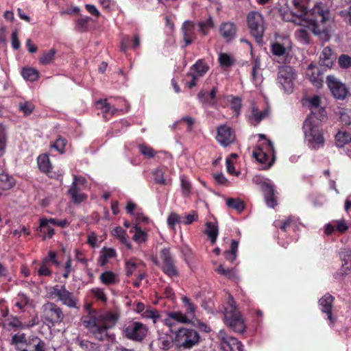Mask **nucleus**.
<instances>
[{
	"label": "nucleus",
	"instance_id": "obj_1",
	"mask_svg": "<svg viewBox=\"0 0 351 351\" xmlns=\"http://www.w3.org/2000/svg\"><path fill=\"white\" fill-rule=\"evenodd\" d=\"M293 8L280 9L284 21L299 26L295 32L296 38L302 43L310 40L311 32L322 41H328L334 31V21L330 10L322 3H316L308 10L307 0H293Z\"/></svg>",
	"mask_w": 351,
	"mask_h": 351
},
{
	"label": "nucleus",
	"instance_id": "obj_2",
	"mask_svg": "<svg viewBox=\"0 0 351 351\" xmlns=\"http://www.w3.org/2000/svg\"><path fill=\"white\" fill-rule=\"evenodd\" d=\"M87 314L83 315L81 321L84 326L95 337L103 341L108 337V330L117 322L116 315L112 313H97L91 310L88 306Z\"/></svg>",
	"mask_w": 351,
	"mask_h": 351
},
{
	"label": "nucleus",
	"instance_id": "obj_3",
	"mask_svg": "<svg viewBox=\"0 0 351 351\" xmlns=\"http://www.w3.org/2000/svg\"><path fill=\"white\" fill-rule=\"evenodd\" d=\"M304 142L311 149L323 147L325 143L324 131L317 119L315 117H308L303 125Z\"/></svg>",
	"mask_w": 351,
	"mask_h": 351
},
{
	"label": "nucleus",
	"instance_id": "obj_4",
	"mask_svg": "<svg viewBox=\"0 0 351 351\" xmlns=\"http://www.w3.org/2000/svg\"><path fill=\"white\" fill-rule=\"evenodd\" d=\"M199 339L200 337L195 330L182 327L175 332L173 343L177 347L187 350L196 346Z\"/></svg>",
	"mask_w": 351,
	"mask_h": 351
},
{
	"label": "nucleus",
	"instance_id": "obj_5",
	"mask_svg": "<svg viewBox=\"0 0 351 351\" xmlns=\"http://www.w3.org/2000/svg\"><path fill=\"white\" fill-rule=\"evenodd\" d=\"M226 324L233 330L237 332H241L245 329L243 319L240 312L237 309L235 302L233 298L230 295L227 306L224 312Z\"/></svg>",
	"mask_w": 351,
	"mask_h": 351
},
{
	"label": "nucleus",
	"instance_id": "obj_6",
	"mask_svg": "<svg viewBox=\"0 0 351 351\" xmlns=\"http://www.w3.org/2000/svg\"><path fill=\"white\" fill-rule=\"evenodd\" d=\"M253 156L261 164L263 165L264 169L269 168L275 160L274 149L270 141H266L256 148L253 152Z\"/></svg>",
	"mask_w": 351,
	"mask_h": 351
},
{
	"label": "nucleus",
	"instance_id": "obj_7",
	"mask_svg": "<svg viewBox=\"0 0 351 351\" xmlns=\"http://www.w3.org/2000/svg\"><path fill=\"white\" fill-rule=\"evenodd\" d=\"M47 295L49 299L58 298L62 303L71 308H76L77 299L73 294L66 289L64 286H54L47 289Z\"/></svg>",
	"mask_w": 351,
	"mask_h": 351
},
{
	"label": "nucleus",
	"instance_id": "obj_8",
	"mask_svg": "<svg viewBox=\"0 0 351 351\" xmlns=\"http://www.w3.org/2000/svg\"><path fill=\"white\" fill-rule=\"evenodd\" d=\"M247 22L252 35L258 43H261L265 30L263 16L261 13L252 11L247 14Z\"/></svg>",
	"mask_w": 351,
	"mask_h": 351
},
{
	"label": "nucleus",
	"instance_id": "obj_9",
	"mask_svg": "<svg viewBox=\"0 0 351 351\" xmlns=\"http://www.w3.org/2000/svg\"><path fill=\"white\" fill-rule=\"evenodd\" d=\"M295 78L296 73L291 66L284 65L279 68L277 81L285 93L293 91Z\"/></svg>",
	"mask_w": 351,
	"mask_h": 351
},
{
	"label": "nucleus",
	"instance_id": "obj_10",
	"mask_svg": "<svg viewBox=\"0 0 351 351\" xmlns=\"http://www.w3.org/2000/svg\"><path fill=\"white\" fill-rule=\"evenodd\" d=\"M254 182L259 185L265 194L266 204L268 206L274 208L276 205V199L274 196V188L271 181L267 178L256 176Z\"/></svg>",
	"mask_w": 351,
	"mask_h": 351
},
{
	"label": "nucleus",
	"instance_id": "obj_11",
	"mask_svg": "<svg viewBox=\"0 0 351 351\" xmlns=\"http://www.w3.org/2000/svg\"><path fill=\"white\" fill-rule=\"evenodd\" d=\"M43 317L49 324L60 322L64 318L63 313L60 308L52 302H48L43 306Z\"/></svg>",
	"mask_w": 351,
	"mask_h": 351
},
{
	"label": "nucleus",
	"instance_id": "obj_12",
	"mask_svg": "<svg viewBox=\"0 0 351 351\" xmlns=\"http://www.w3.org/2000/svg\"><path fill=\"white\" fill-rule=\"evenodd\" d=\"M218 338L221 341V348L225 351H243L241 342L226 335L224 330H220Z\"/></svg>",
	"mask_w": 351,
	"mask_h": 351
},
{
	"label": "nucleus",
	"instance_id": "obj_13",
	"mask_svg": "<svg viewBox=\"0 0 351 351\" xmlns=\"http://www.w3.org/2000/svg\"><path fill=\"white\" fill-rule=\"evenodd\" d=\"M327 84L335 98L343 99L347 96L348 91L346 86L335 77L328 76Z\"/></svg>",
	"mask_w": 351,
	"mask_h": 351
},
{
	"label": "nucleus",
	"instance_id": "obj_14",
	"mask_svg": "<svg viewBox=\"0 0 351 351\" xmlns=\"http://www.w3.org/2000/svg\"><path fill=\"white\" fill-rule=\"evenodd\" d=\"M147 328L141 322H134L125 329L126 337L131 340L141 341L147 335Z\"/></svg>",
	"mask_w": 351,
	"mask_h": 351
},
{
	"label": "nucleus",
	"instance_id": "obj_15",
	"mask_svg": "<svg viewBox=\"0 0 351 351\" xmlns=\"http://www.w3.org/2000/svg\"><path fill=\"white\" fill-rule=\"evenodd\" d=\"M216 139L222 146L226 147L234 142L235 134L231 128L221 125L217 128Z\"/></svg>",
	"mask_w": 351,
	"mask_h": 351
},
{
	"label": "nucleus",
	"instance_id": "obj_16",
	"mask_svg": "<svg viewBox=\"0 0 351 351\" xmlns=\"http://www.w3.org/2000/svg\"><path fill=\"white\" fill-rule=\"evenodd\" d=\"M173 321H176L180 324H189L191 322L186 317L185 313L181 311H174L168 313V317L163 320L164 324L172 327L174 324Z\"/></svg>",
	"mask_w": 351,
	"mask_h": 351
},
{
	"label": "nucleus",
	"instance_id": "obj_17",
	"mask_svg": "<svg viewBox=\"0 0 351 351\" xmlns=\"http://www.w3.org/2000/svg\"><path fill=\"white\" fill-rule=\"evenodd\" d=\"M306 75L313 84L320 88L322 86V80L319 73V69L313 64H310L306 71Z\"/></svg>",
	"mask_w": 351,
	"mask_h": 351
},
{
	"label": "nucleus",
	"instance_id": "obj_18",
	"mask_svg": "<svg viewBox=\"0 0 351 351\" xmlns=\"http://www.w3.org/2000/svg\"><path fill=\"white\" fill-rule=\"evenodd\" d=\"M219 32L223 39L230 41L236 36L237 27L232 22H225L220 25Z\"/></svg>",
	"mask_w": 351,
	"mask_h": 351
},
{
	"label": "nucleus",
	"instance_id": "obj_19",
	"mask_svg": "<svg viewBox=\"0 0 351 351\" xmlns=\"http://www.w3.org/2000/svg\"><path fill=\"white\" fill-rule=\"evenodd\" d=\"M208 70V65L203 60H199L191 67L188 75L199 78L207 73Z\"/></svg>",
	"mask_w": 351,
	"mask_h": 351
},
{
	"label": "nucleus",
	"instance_id": "obj_20",
	"mask_svg": "<svg viewBox=\"0 0 351 351\" xmlns=\"http://www.w3.org/2000/svg\"><path fill=\"white\" fill-rule=\"evenodd\" d=\"M252 65V80L256 86H258L263 81L260 60L258 58H254Z\"/></svg>",
	"mask_w": 351,
	"mask_h": 351
},
{
	"label": "nucleus",
	"instance_id": "obj_21",
	"mask_svg": "<svg viewBox=\"0 0 351 351\" xmlns=\"http://www.w3.org/2000/svg\"><path fill=\"white\" fill-rule=\"evenodd\" d=\"M194 29L195 25L193 22L186 21L182 25V32L184 36V40L186 45H188L192 43L194 37Z\"/></svg>",
	"mask_w": 351,
	"mask_h": 351
},
{
	"label": "nucleus",
	"instance_id": "obj_22",
	"mask_svg": "<svg viewBox=\"0 0 351 351\" xmlns=\"http://www.w3.org/2000/svg\"><path fill=\"white\" fill-rule=\"evenodd\" d=\"M333 302V298L332 295L326 294L324 295L319 300V305L322 306V311L326 313L328 315V319L330 322H333L332 313H331V306Z\"/></svg>",
	"mask_w": 351,
	"mask_h": 351
},
{
	"label": "nucleus",
	"instance_id": "obj_23",
	"mask_svg": "<svg viewBox=\"0 0 351 351\" xmlns=\"http://www.w3.org/2000/svg\"><path fill=\"white\" fill-rule=\"evenodd\" d=\"M37 161L38 167L43 172L49 174V176L51 178L56 177V176L52 174L51 171V165L47 155H40L38 157Z\"/></svg>",
	"mask_w": 351,
	"mask_h": 351
},
{
	"label": "nucleus",
	"instance_id": "obj_24",
	"mask_svg": "<svg viewBox=\"0 0 351 351\" xmlns=\"http://www.w3.org/2000/svg\"><path fill=\"white\" fill-rule=\"evenodd\" d=\"M335 58V56L333 53L332 49L328 47H326L324 48L320 55L319 61L322 64L327 67H330L332 66Z\"/></svg>",
	"mask_w": 351,
	"mask_h": 351
},
{
	"label": "nucleus",
	"instance_id": "obj_25",
	"mask_svg": "<svg viewBox=\"0 0 351 351\" xmlns=\"http://www.w3.org/2000/svg\"><path fill=\"white\" fill-rule=\"evenodd\" d=\"M145 264L138 260H130L125 263V271L127 276H131L137 273L141 269H145Z\"/></svg>",
	"mask_w": 351,
	"mask_h": 351
},
{
	"label": "nucleus",
	"instance_id": "obj_26",
	"mask_svg": "<svg viewBox=\"0 0 351 351\" xmlns=\"http://www.w3.org/2000/svg\"><path fill=\"white\" fill-rule=\"evenodd\" d=\"M130 232L134 234L133 240L138 244L145 243L147 239V234L137 225L132 227Z\"/></svg>",
	"mask_w": 351,
	"mask_h": 351
},
{
	"label": "nucleus",
	"instance_id": "obj_27",
	"mask_svg": "<svg viewBox=\"0 0 351 351\" xmlns=\"http://www.w3.org/2000/svg\"><path fill=\"white\" fill-rule=\"evenodd\" d=\"M182 301L184 303L185 308V315L193 322V320L195 318L196 306L191 302V300L186 297H182Z\"/></svg>",
	"mask_w": 351,
	"mask_h": 351
},
{
	"label": "nucleus",
	"instance_id": "obj_28",
	"mask_svg": "<svg viewBox=\"0 0 351 351\" xmlns=\"http://www.w3.org/2000/svg\"><path fill=\"white\" fill-rule=\"evenodd\" d=\"M56 53L57 51L54 48L45 51L39 58L40 64L43 65H47L53 63Z\"/></svg>",
	"mask_w": 351,
	"mask_h": 351
},
{
	"label": "nucleus",
	"instance_id": "obj_29",
	"mask_svg": "<svg viewBox=\"0 0 351 351\" xmlns=\"http://www.w3.org/2000/svg\"><path fill=\"white\" fill-rule=\"evenodd\" d=\"M52 223L49 219H42L40 221V229L43 233V239L51 238L54 234V230L51 227Z\"/></svg>",
	"mask_w": 351,
	"mask_h": 351
},
{
	"label": "nucleus",
	"instance_id": "obj_30",
	"mask_svg": "<svg viewBox=\"0 0 351 351\" xmlns=\"http://www.w3.org/2000/svg\"><path fill=\"white\" fill-rule=\"evenodd\" d=\"M340 257L342 260L341 271L346 274L351 269V251L343 250L340 253Z\"/></svg>",
	"mask_w": 351,
	"mask_h": 351
},
{
	"label": "nucleus",
	"instance_id": "obj_31",
	"mask_svg": "<svg viewBox=\"0 0 351 351\" xmlns=\"http://www.w3.org/2000/svg\"><path fill=\"white\" fill-rule=\"evenodd\" d=\"M116 256L115 251L112 248H104L98 259V263L104 266Z\"/></svg>",
	"mask_w": 351,
	"mask_h": 351
},
{
	"label": "nucleus",
	"instance_id": "obj_32",
	"mask_svg": "<svg viewBox=\"0 0 351 351\" xmlns=\"http://www.w3.org/2000/svg\"><path fill=\"white\" fill-rule=\"evenodd\" d=\"M112 235L119 239V241L124 244L128 248L131 247V244L128 241V237L126 232L121 227H116L112 231Z\"/></svg>",
	"mask_w": 351,
	"mask_h": 351
},
{
	"label": "nucleus",
	"instance_id": "obj_33",
	"mask_svg": "<svg viewBox=\"0 0 351 351\" xmlns=\"http://www.w3.org/2000/svg\"><path fill=\"white\" fill-rule=\"evenodd\" d=\"M99 279L106 285H113L119 281L118 275L110 271L101 273Z\"/></svg>",
	"mask_w": 351,
	"mask_h": 351
},
{
	"label": "nucleus",
	"instance_id": "obj_34",
	"mask_svg": "<svg viewBox=\"0 0 351 351\" xmlns=\"http://www.w3.org/2000/svg\"><path fill=\"white\" fill-rule=\"evenodd\" d=\"M14 184L15 181L12 177L3 171L0 173V188L3 190L10 189Z\"/></svg>",
	"mask_w": 351,
	"mask_h": 351
},
{
	"label": "nucleus",
	"instance_id": "obj_35",
	"mask_svg": "<svg viewBox=\"0 0 351 351\" xmlns=\"http://www.w3.org/2000/svg\"><path fill=\"white\" fill-rule=\"evenodd\" d=\"M82 188L71 187L69 193L75 203H81L86 199V195L81 192Z\"/></svg>",
	"mask_w": 351,
	"mask_h": 351
},
{
	"label": "nucleus",
	"instance_id": "obj_36",
	"mask_svg": "<svg viewBox=\"0 0 351 351\" xmlns=\"http://www.w3.org/2000/svg\"><path fill=\"white\" fill-rule=\"evenodd\" d=\"M161 269L166 275L171 278L178 276L179 273L174 264V261L162 264Z\"/></svg>",
	"mask_w": 351,
	"mask_h": 351
},
{
	"label": "nucleus",
	"instance_id": "obj_37",
	"mask_svg": "<svg viewBox=\"0 0 351 351\" xmlns=\"http://www.w3.org/2000/svg\"><path fill=\"white\" fill-rule=\"evenodd\" d=\"M308 102L311 106V110L312 114H316L317 112H321V115L319 118L324 117V114H322L324 110L322 108H320V98L318 96H313L308 99Z\"/></svg>",
	"mask_w": 351,
	"mask_h": 351
},
{
	"label": "nucleus",
	"instance_id": "obj_38",
	"mask_svg": "<svg viewBox=\"0 0 351 351\" xmlns=\"http://www.w3.org/2000/svg\"><path fill=\"white\" fill-rule=\"evenodd\" d=\"M4 328L7 330H17L24 327L21 322L16 317H12L5 320L3 324Z\"/></svg>",
	"mask_w": 351,
	"mask_h": 351
},
{
	"label": "nucleus",
	"instance_id": "obj_39",
	"mask_svg": "<svg viewBox=\"0 0 351 351\" xmlns=\"http://www.w3.org/2000/svg\"><path fill=\"white\" fill-rule=\"evenodd\" d=\"M205 232L210 238L212 244H215L218 236L217 226L212 222H208L206 223V229Z\"/></svg>",
	"mask_w": 351,
	"mask_h": 351
},
{
	"label": "nucleus",
	"instance_id": "obj_40",
	"mask_svg": "<svg viewBox=\"0 0 351 351\" xmlns=\"http://www.w3.org/2000/svg\"><path fill=\"white\" fill-rule=\"evenodd\" d=\"M96 106L98 109L102 111L105 118H106L109 114L111 115L114 114L117 111V109L111 107L106 101H98L96 103Z\"/></svg>",
	"mask_w": 351,
	"mask_h": 351
},
{
	"label": "nucleus",
	"instance_id": "obj_41",
	"mask_svg": "<svg viewBox=\"0 0 351 351\" xmlns=\"http://www.w3.org/2000/svg\"><path fill=\"white\" fill-rule=\"evenodd\" d=\"M15 306L22 310L25 306L33 307L32 302L25 294H19L16 298Z\"/></svg>",
	"mask_w": 351,
	"mask_h": 351
},
{
	"label": "nucleus",
	"instance_id": "obj_42",
	"mask_svg": "<svg viewBox=\"0 0 351 351\" xmlns=\"http://www.w3.org/2000/svg\"><path fill=\"white\" fill-rule=\"evenodd\" d=\"M141 317L152 319L154 324H156L160 317L159 312L152 309L150 306L146 307V309L141 313Z\"/></svg>",
	"mask_w": 351,
	"mask_h": 351
},
{
	"label": "nucleus",
	"instance_id": "obj_43",
	"mask_svg": "<svg viewBox=\"0 0 351 351\" xmlns=\"http://www.w3.org/2000/svg\"><path fill=\"white\" fill-rule=\"evenodd\" d=\"M336 144L338 147H343L351 141V136L349 133L340 130L335 136Z\"/></svg>",
	"mask_w": 351,
	"mask_h": 351
},
{
	"label": "nucleus",
	"instance_id": "obj_44",
	"mask_svg": "<svg viewBox=\"0 0 351 351\" xmlns=\"http://www.w3.org/2000/svg\"><path fill=\"white\" fill-rule=\"evenodd\" d=\"M21 74L24 79L32 82L37 80L39 77V72L33 68L23 69Z\"/></svg>",
	"mask_w": 351,
	"mask_h": 351
},
{
	"label": "nucleus",
	"instance_id": "obj_45",
	"mask_svg": "<svg viewBox=\"0 0 351 351\" xmlns=\"http://www.w3.org/2000/svg\"><path fill=\"white\" fill-rule=\"evenodd\" d=\"M220 65L223 68H228L234 63V59L230 55L226 53H221L218 58Z\"/></svg>",
	"mask_w": 351,
	"mask_h": 351
},
{
	"label": "nucleus",
	"instance_id": "obj_46",
	"mask_svg": "<svg viewBox=\"0 0 351 351\" xmlns=\"http://www.w3.org/2000/svg\"><path fill=\"white\" fill-rule=\"evenodd\" d=\"M239 243L237 241L233 240L230 244V249L225 252L226 258L230 262H233L237 258V252L238 250Z\"/></svg>",
	"mask_w": 351,
	"mask_h": 351
},
{
	"label": "nucleus",
	"instance_id": "obj_47",
	"mask_svg": "<svg viewBox=\"0 0 351 351\" xmlns=\"http://www.w3.org/2000/svg\"><path fill=\"white\" fill-rule=\"evenodd\" d=\"M268 114V110L265 109L262 111H259L256 107H252V114L250 119L256 123L260 122L263 119L266 117Z\"/></svg>",
	"mask_w": 351,
	"mask_h": 351
},
{
	"label": "nucleus",
	"instance_id": "obj_48",
	"mask_svg": "<svg viewBox=\"0 0 351 351\" xmlns=\"http://www.w3.org/2000/svg\"><path fill=\"white\" fill-rule=\"evenodd\" d=\"M214 264L217 265L215 263H214ZM214 270L217 273H218L222 276H224L227 278H233L235 276L234 269H226L224 268L223 265L221 264L216 265Z\"/></svg>",
	"mask_w": 351,
	"mask_h": 351
},
{
	"label": "nucleus",
	"instance_id": "obj_49",
	"mask_svg": "<svg viewBox=\"0 0 351 351\" xmlns=\"http://www.w3.org/2000/svg\"><path fill=\"white\" fill-rule=\"evenodd\" d=\"M340 120L345 125H351V110L348 108H339L337 112Z\"/></svg>",
	"mask_w": 351,
	"mask_h": 351
},
{
	"label": "nucleus",
	"instance_id": "obj_50",
	"mask_svg": "<svg viewBox=\"0 0 351 351\" xmlns=\"http://www.w3.org/2000/svg\"><path fill=\"white\" fill-rule=\"evenodd\" d=\"M226 204L228 207L236 210L239 213L241 212L245 208L243 202L239 199H228Z\"/></svg>",
	"mask_w": 351,
	"mask_h": 351
},
{
	"label": "nucleus",
	"instance_id": "obj_51",
	"mask_svg": "<svg viewBox=\"0 0 351 351\" xmlns=\"http://www.w3.org/2000/svg\"><path fill=\"white\" fill-rule=\"evenodd\" d=\"M180 182L182 195L185 197L189 196L191 193V182L187 180L185 176L180 177Z\"/></svg>",
	"mask_w": 351,
	"mask_h": 351
},
{
	"label": "nucleus",
	"instance_id": "obj_52",
	"mask_svg": "<svg viewBox=\"0 0 351 351\" xmlns=\"http://www.w3.org/2000/svg\"><path fill=\"white\" fill-rule=\"evenodd\" d=\"M26 343H27V339H26L25 334H23V333L16 334L12 337V344L14 345L18 348L23 347V346L26 345Z\"/></svg>",
	"mask_w": 351,
	"mask_h": 351
},
{
	"label": "nucleus",
	"instance_id": "obj_53",
	"mask_svg": "<svg viewBox=\"0 0 351 351\" xmlns=\"http://www.w3.org/2000/svg\"><path fill=\"white\" fill-rule=\"evenodd\" d=\"M51 274V270L49 269V259L46 258L43 260L40 264V268L38 270V274L39 276H48Z\"/></svg>",
	"mask_w": 351,
	"mask_h": 351
},
{
	"label": "nucleus",
	"instance_id": "obj_54",
	"mask_svg": "<svg viewBox=\"0 0 351 351\" xmlns=\"http://www.w3.org/2000/svg\"><path fill=\"white\" fill-rule=\"evenodd\" d=\"M287 51L286 47L279 43H274L271 45L272 53L277 56H281L285 54Z\"/></svg>",
	"mask_w": 351,
	"mask_h": 351
},
{
	"label": "nucleus",
	"instance_id": "obj_55",
	"mask_svg": "<svg viewBox=\"0 0 351 351\" xmlns=\"http://www.w3.org/2000/svg\"><path fill=\"white\" fill-rule=\"evenodd\" d=\"M160 257L162 260V264L173 261L170 248L165 247L160 252Z\"/></svg>",
	"mask_w": 351,
	"mask_h": 351
},
{
	"label": "nucleus",
	"instance_id": "obj_56",
	"mask_svg": "<svg viewBox=\"0 0 351 351\" xmlns=\"http://www.w3.org/2000/svg\"><path fill=\"white\" fill-rule=\"evenodd\" d=\"M165 172L162 169L158 168L153 172L154 180L156 183L160 184H167V181L164 177Z\"/></svg>",
	"mask_w": 351,
	"mask_h": 351
},
{
	"label": "nucleus",
	"instance_id": "obj_57",
	"mask_svg": "<svg viewBox=\"0 0 351 351\" xmlns=\"http://www.w3.org/2000/svg\"><path fill=\"white\" fill-rule=\"evenodd\" d=\"M139 152L147 158H153L155 156L156 152L149 146L142 144L138 146Z\"/></svg>",
	"mask_w": 351,
	"mask_h": 351
},
{
	"label": "nucleus",
	"instance_id": "obj_58",
	"mask_svg": "<svg viewBox=\"0 0 351 351\" xmlns=\"http://www.w3.org/2000/svg\"><path fill=\"white\" fill-rule=\"evenodd\" d=\"M91 19L88 16H83L75 21L77 28L79 30H86Z\"/></svg>",
	"mask_w": 351,
	"mask_h": 351
},
{
	"label": "nucleus",
	"instance_id": "obj_59",
	"mask_svg": "<svg viewBox=\"0 0 351 351\" xmlns=\"http://www.w3.org/2000/svg\"><path fill=\"white\" fill-rule=\"evenodd\" d=\"M159 341V346L163 350H169L173 342V340L171 341V338L168 336L160 337L158 339Z\"/></svg>",
	"mask_w": 351,
	"mask_h": 351
},
{
	"label": "nucleus",
	"instance_id": "obj_60",
	"mask_svg": "<svg viewBox=\"0 0 351 351\" xmlns=\"http://www.w3.org/2000/svg\"><path fill=\"white\" fill-rule=\"evenodd\" d=\"M34 108V105L32 103L27 101L21 103L19 105L20 110L23 112V113L26 116L30 114L32 112Z\"/></svg>",
	"mask_w": 351,
	"mask_h": 351
},
{
	"label": "nucleus",
	"instance_id": "obj_61",
	"mask_svg": "<svg viewBox=\"0 0 351 351\" xmlns=\"http://www.w3.org/2000/svg\"><path fill=\"white\" fill-rule=\"evenodd\" d=\"M213 21L211 18L208 19L206 21L200 22L199 24L200 32L204 34H207V30L213 27Z\"/></svg>",
	"mask_w": 351,
	"mask_h": 351
},
{
	"label": "nucleus",
	"instance_id": "obj_62",
	"mask_svg": "<svg viewBox=\"0 0 351 351\" xmlns=\"http://www.w3.org/2000/svg\"><path fill=\"white\" fill-rule=\"evenodd\" d=\"M332 223L335 224L336 230L340 233H344L348 229V226L344 219L335 220Z\"/></svg>",
	"mask_w": 351,
	"mask_h": 351
},
{
	"label": "nucleus",
	"instance_id": "obj_63",
	"mask_svg": "<svg viewBox=\"0 0 351 351\" xmlns=\"http://www.w3.org/2000/svg\"><path fill=\"white\" fill-rule=\"evenodd\" d=\"M66 144V141L62 138H58L54 144L52 145L58 152L63 153L64 151V147Z\"/></svg>",
	"mask_w": 351,
	"mask_h": 351
},
{
	"label": "nucleus",
	"instance_id": "obj_64",
	"mask_svg": "<svg viewBox=\"0 0 351 351\" xmlns=\"http://www.w3.org/2000/svg\"><path fill=\"white\" fill-rule=\"evenodd\" d=\"M339 64L341 67L349 68L351 66V58L346 55H341L339 58Z\"/></svg>",
	"mask_w": 351,
	"mask_h": 351
}]
</instances>
